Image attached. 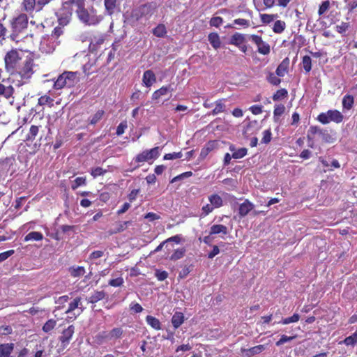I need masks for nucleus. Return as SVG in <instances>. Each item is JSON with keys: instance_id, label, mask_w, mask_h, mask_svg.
Here are the masks:
<instances>
[{"instance_id": "48", "label": "nucleus", "mask_w": 357, "mask_h": 357, "mask_svg": "<svg viewBox=\"0 0 357 357\" xmlns=\"http://www.w3.org/2000/svg\"><path fill=\"white\" fill-rule=\"evenodd\" d=\"M300 319V315L298 314H294L291 317L282 319L279 323L283 325H287L291 323H295L298 321Z\"/></svg>"}, {"instance_id": "37", "label": "nucleus", "mask_w": 357, "mask_h": 357, "mask_svg": "<svg viewBox=\"0 0 357 357\" xmlns=\"http://www.w3.org/2000/svg\"><path fill=\"white\" fill-rule=\"evenodd\" d=\"M339 344H344L347 346L354 347L357 344V331L351 335L347 337L344 340L340 341Z\"/></svg>"}, {"instance_id": "56", "label": "nucleus", "mask_w": 357, "mask_h": 357, "mask_svg": "<svg viewBox=\"0 0 357 357\" xmlns=\"http://www.w3.org/2000/svg\"><path fill=\"white\" fill-rule=\"evenodd\" d=\"M296 337V335H294V336H287L286 335H282L281 336V337L280 338V340H278L275 342V345L277 347H280V346L284 344V343H286L287 342H289V341H291L292 340L295 339Z\"/></svg>"}, {"instance_id": "52", "label": "nucleus", "mask_w": 357, "mask_h": 357, "mask_svg": "<svg viewBox=\"0 0 357 357\" xmlns=\"http://www.w3.org/2000/svg\"><path fill=\"white\" fill-rule=\"evenodd\" d=\"M276 17H278V15H271V14H261L260 18L263 24H269L272 22Z\"/></svg>"}, {"instance_id": "39", "label": "nucleus", "mask_w": 357, "mask_h": 357, "mask_svg": "<svg viewBox=\"0 0 357 357\" xmlns=\"http://www.w3.org/2000/svg\"><path fill=\"white\" fill-rule=\"evenodd\" d=\"M94 341L98 344H102L106 341H110L109 339L108 333L107 331H102L98 333L94 337Z\"/></svg>"}, {"instance_id": "7", "label": "nucleus", "mask_w": 357, "mask_h": 357, "mask_svg": "<svg viewBox=\"0 0 357 357\" xmlns=\"http://www.w3.org/2000/svg\"><path fill=\"white\" fill-rule=\"evenodd\" d=\"M160 155V148L155 146L151 149H146L137 154L134 160L137 163H144L151 160H155Z\"/></svg>"}, {"instance_id": "50", "label": "nucleus", "mask_w": 357, "mask_h": 357, "mask_svg": "<svg viewBox=\"0 0 357 357\" xmlns=\"http://www.w3.org/2000/svg\"><path fill=\"white\" fill-rule=\"evenodd\" d=\"M86 185V177H77L76 178L71 185V188L73 190H76L79 186Z\"/></svg>"}, {"instance_id": "63", "label": "nucleus", "mask_w": 357, "mask_h": 357, "mask_svg": "<svg viewBox=\"0 0 357 357\" xmlns=\"http://www.w3.org/2000/svg\"><path fill=\"white\" fill-rule=\"evenodd\" d=\"M214 207L211 205V204H207L204 206H202V215L204 217L208 215L209 213H211L213 210H214Z\"/></svg>"}, {"instance_id": "27", "label": "nucleus", "mask_w": 357, "mask_h": 357, "mask_svg": "<svg viewBox=\"0 0 357 357\" xmlns=\"http://www.w3.org/2000/svg\"><path fill=\"white\" fill-rule=\"evenodd\" d=\"M64 26H62L59 24V25L56 26L52 31L51 38L56 40L58 43H60V40H59V38L64 34Z\"/></svg>"}, {"instance_id": "13", "label": "nucleus", "mask_w": 357, "mask_h": 357, "mask_svg": "<svg viewBox=\"0 0 357 357\" xmlns=\"http://www.w3.org/2000/svg\"><path fill=\"white\" fill-rule=\"evenodd\" d=\"M218 143L216 140L208 141L202 149L199 160L200 161L204 160L212 151L218 147Z\"/></svg>"}, {"instance_id": "54", "label": "nucleus", "mask_w": 357, "mask_h": 357, "mask_svg": "<svg viewBox=\"0 0 357 357\" xmlns=\"http://www.w3.org/2000/svg\"><path fill=\"white\" fill-rule=\"evenodd\" d=\"M107 172V169H105L100 167H97L91 169V174L95 178L98 176H102Z\"/></svg>"}, {"instance_id": "24", "label": "nucleus", "mask_w": 357, "mask_h": 357, "mask_svg": "<svg viewBox=\"0 0 357 357\" xmlns=\"http://www.w3.org/2000/svg\"><path fill=\"white\" fill-rule=\"evenodd\" d=\"M184 315L181 312H176L172 317V324L175 329L180 327L184 322Z\"/></svg>"}, {"instance_id": "59", "label": "nucleus", "mask_w": 357, "mask_h": 357, "mask_svg": "<svg viewBox=\"0 0 357 357\" xmlns=\"http://www.w3.org/2000/svg\"><path fill=\"white\" fill-rule=\"evenodd\" d=\"M323 131L324 130L321 129L319 126H312L310 127L307 135H310L313 137L317 134L321 135Z\"/></svg>"}, {"instance_id": "62", "label": "nucleus", "mask_w": 357, "mask_h": 357, "mask_svg": "<svg viewBox=\"0 0 357 357\" xmlns=\"http://www.w3.org/2000/svg\"><path fill=\"white\" fill-rule=\"evenodd\" d=\"M223 22L221 17H213L211 19L209 23L211 26L219 27Z\"/></svg>"}, {"instance_id": "64", "label": "nucleus", "mask_w": 357, "mask_h": 357, "mask_svg": "<svg viewBox=\"0 0 357 357\" xmlns=\"http://www.w3.org/2000/svg\"><path fill=\"white\" fill-rule=\"evenodd\" d=\"M155 275L159 281H163L168 277V273L165 271L156 270Z\"/></svg>"}, {"instance_id": "53", "label": "nucleus", "mask_w": 357, "mask_h": 357, "mask_svg": "<svg viewBox=\"0 0 357 357\" xmlns=\"http://www.w3.org/2000/svg\"><path fill=\"white\" fill-rule=\"evenodd\" d=\"M262 135H263V137H262L261 141V142L262 144H268L271 141L272 133H271V129L265 130L262 132Z\"/></svg>"}, {"instance_id": "47", "label": "nucleus", "mask_w": 357, "mask_h": 357, "mask_svg": "<svg viewBox=\"0 0 357 357\" xmlns=\"http://www.w3.org/2000/svg\"><path fill=\"white\" fill-rule=\"evenodd\" d=\"M185 249L184 248L176 249L170 257V260L176 261L183 258L185 253Z\"/></svg>"}, {"instance_id": "14", "label": "nucleus", "mask_w": 357, "mask_h": 357, "mask_svg": "<svg viewBox=\"0 0 357 357\" xmlns=\"http://www.w3.org/2000/svg\"><path fill=\"white\" fill-rule=\"evenodd\" d=\"M266 349V346L264 344H259L251 347L250 349H241V353L243 357H252L256 354H259L264 351Z\"/></svg>"}, {"instance_id": "45", "label": "nucleus", "mask_w": 357, "mask_h": 357, "mask_svg": "<svg viewBox=\"0 0 357 357\" xmlns=\"http://www.w3.org/2000/svg\"><path fill=\"white\" fill-rule=\"evenodd\" d=\"M266 79L269 84L273 86H278L282 82L281 79L276 74L271 72L268 73Z\"/></svg>"}, {"instance_id": "32", "label": "nucleus", "mask_w": 357, "mask_h": 357, "mask_svg": "<svg viewBox=\"0 0 357 357\" xmlns=\"http://www.w3.org/2000/svg\"><path fill=\"white\" fill-rule=\"evenodd\" d=\"M146 321L147 324L152 327L155 330H160L161 329V323L158 319L153 317L151 315H148L146 317Z\"/></svg>"}, {"instance_id": "38", "label": "nucleus", "mask_w": 357, "mask_h": 357, "mask_svg": "<svg viewBox=\"0 0 357 357\" xmlns=\"http://www.w3.org/2000/svg\"><path fill=\"white\" fill-rule=\"evenodd\" d=\"M69 272L72 277L77 278L84 275L86 271L84 266H72L69 268Z\"/></svg>"}, {"instance_id": "10", "label": "nucleus", "mask_w": 357, "mask_h": 357, "mask_svg": "<svg viewBox=\"0 0 357 357\" xmlns=\"http://www.w3.org/2000/svg\"><path fill=\"white\" fill-rule=\"evenodd\" d=\"M154 12V8L151 3H145L133 10L132 16L137 20H139L143 18L150 17Z\"/></svg>"}, {"instance_id": "36", "label": "nucleus", "mask_w": 357, "mask_h": 357, "mask_svg": "<svg viewBox=\"0 0 357 357\" xmlns=\"http://www.w3.org/2000/svg\"><path fill=\"white\" fill-rule=\"evenodd\" d=\"M229 149L233 152L232 158L235 159H240L247 155L248 150L246 148H241L238 150H235L234 146H230Z\"/></svg>"}, {"instance_id": "12", "label": "nucleus", "mask_w": 357, "mask_h": 357, "mask_svg": "<svg viewBox=\"0 0 357 357\" xmlns=\"http://www.w3.org/2000/svg\"><path fill=\"white\" fill-rule=\"evenodd\" d=\"M75 333V326L73 325L69 326L67 328L64 329L59 340L61 344V346L65 348L66 347Z\"/></svg>"}, {"instance_id": "19", "label": "nucleus", "mask_w": 357, "mask_h": 357, "mask_svg": "<svg viewBox=\"0 0 357 357\" xmlns=\"http://www.w3.org/2000/svg\"><path fill=\"white\" fill-rule=\"evenodd\" d=\"M15 92V89L11 84L5 85L2 82H0V96L9 99L13 97Z\"/></svg>"}, {"instance_id": "15", "label": "nucleus", "mask_w": 357, "mask_h": 357, "mask_svg": "<svg viewBox=\"0 0 357 357\" xmlns=\"http://www.w3.org/2000/svg\"><path fill=\"white\" fill-rule=\"evenodd\" d=\"M105 15L112 16L118 8L117 0H104Z\"/></svg>"}, {"instance_id": "2", "label": "nucleus", "mask_w": 357, "mask_h": 357, "mask_svg": "<svg viewBox=\"0 0 357 357\" xmlns=\"http://www.w3.org/2000/svg\"><path fill=\"white\" fill-rule=\"evenodd\" d=\"M75 13L78 20L86 26H96L104 18L93 6L86 7L85 3L76 8Z\"/></svg>"}, {"instance_id": "57", "label": "nucleus", "mask_w": 357, "mask_h": 357, "mask_svg": "<svg viewBox=\"0 0 357 357\" xmlns=\"http://www.w3.org/2000/svg\"><path fill=\"white\" fill-rule=\"evenodd\" d=\"M192 176V172L191 171L185 172H184V173H182V174H181L178 175V176H176L174 177V178L171 180L170 183H175V182H176V181H178L183 180V179H184V178H189V177H190V176Z\"/></svg>"}, {"instance_id": "21", "label": "nucleus", "mask_w": 357, "mask_h": 357, "mask_svg": "<svg viewBox=\"0 0 357 357\" xmlns=\"http://www.w3.org/2000/svg\"><path fill=\"white\" fill-rule=\"evenodd\" d=\"M13 343L0 344V357H10L14 350Z\"/></svg>"}, {"instance_id": "25", "label": "nucleus", "mask_w": 357, "mask_h": 357, "mask_svg": "<svg viewBox=\"0 0 357 357\" xmlns=\"http://www.w3.org/2000/svg\"><path fill=\"white\" fill-rule=\"evenodd\" d=\"M131 224V222L130 221H124V222H116L115 225L116 227L114 229L109 230L108 231L109 235H113L117 233H120L123 231L129 225Z\"/></svg>"}, {"instance_id": "9", "label": "nucleus", "mask_w": 357, "mask_h": 357, "mask_svg": "<svg viewBox=\"0 0 357 357\" xmlns=\"http://www.w3.org/2000/svg\"><path fill=\"white\" fill-rule=\"evenodd\" d=\"M51 0H23L22 6L24 11L31 13L34 10L40 11Z\"/></svg>"}, {"instance_id": "5", "label": "nucleus", "mask_w": 357, "mask_h": 357, "mask_svg": "<svg viewBox=\"0 0 357 357\" xmlns=\"http://www.w3.org/2000/svg\"><path fill=\"white\" fill-rule=\"evenodd\" d=\"M79 82L77 72L64 71L54 83L53 88L56 90L63 88H72Z\"/></svg>"}, {"instance_id": "60", "label": "nucleus", "mask_w": 357, "mask_h": 357, "mask_svg": "<svg viewBox=\"0 0 357 357\" xmlns=\"http://www.w3.org/2000/svg\"><path fill=\"white\" fill-rule=\"evenodd\" d=\"M349 27V24L347 22H342L340 24L336 26L335 29L340 33H345Z\"/></svg>"}, {"instance_id": "8", "label": "nucleus", "mask_w": 357, "mask_h": 357, "mask_svg": "<svg viewBox=\"0 0 357 357\" xmlns=\"http://www.w3.org/2000/svg\"><path fill=\"white\" fill-rule=\"evenodd\" d=\"M73 15L71 6L68 3H63L61 8L56 13L58 22L60 25L66 26L69 24Z\"/></svg>"}, {"instance_id": "55", "label": "nucleus", "mask_w": 357, "mask_h": 357, "mask_svg": "<svg viewBox=\"0 0 357 357\" xmlns=\"http://www.w3.org/2000/svg\"><path fill=\"white\" fill-rule=\"evenodd\" d=\"M330 8V2L328 0L324 1L321 3V4L319 6V10H318V14L319 16L323 15L326 11L328 10Z\"/></svg>"}, {"instance_id": "46", "label": "nucleus", "mask_w": 357, "mask_h": 357, "mask_svg": "<svg viewBox=\"0 0 357 357\" xmlns=\"http://www.w3.org/2000/svg\"><path fill=\"white\" fill-rule=\"evenodd\" d=\"M303 68L305 73H310L312 70V59L310 56L305 55L302 59Z\"/></svg>"}, {"instance_id": "42", "label": "nucleus", "mask_w": 357, "mask_h": 357, "mask_svg": "<svg viewBox=\"0 0 357 357\" xmlns=\"http://www.w3.org/2000/svg\"><path fill=\"white\" fill-rule=\"evenodd\" d=\"M167 33V29L163 24H159L153 29V34L157 37H164Z\"/></svg>"}, {"instance_id": "11", "label": "nucleus", "mask_w": 357, "mask_h": 357, "mask_svg": "<svg viewBox=\"0 0 357 357\" xmlns=\"http://www.w3.org/2000/svg\"><path fill=\"white\" fill-rule=\"evenodd\" d=\"M249 39L257 47V52L262 55H268L271 52L270 45L264 41L261 36L251 34Z\"/></svg>"}, {"instance_id": "44", "label": "nucleus", "mask_w": 357, "mask_h": 357, "mask_svg": "<svg viewBox=\"0 0 357 357\" xmlns=\"http://www.w3.org/2000/svg\"><path fill=\"white\" fill-rule=\"evenodd\" d=\"M285 28V22L282 20H277L273 24V31L275 33H281L284 31Z\"/></svg>"}, {"instance_id": "43", "label": "nucleus", "mask_w": 357, "mask_h": 357, "mask_svg": "<svg viewBox=\"0 0 357 357\" xmlns=\"http://www.w3.org/2000/svg\"><path fill=\"white\" fill-rule=\"evenodd\" d=\"M38 104L40 106L49 105L52 107L54 105V99L49 96L44 95L38 98Z\"/></svg>"}, {"instance_id": "3", "label": "nucleus", "mask_w": 357, "mask_h": 357, "mask_svg": "<svg viewBox=\"0 0 357 357\" xmlns=\"http://www.w3.org/2000/svg\"><path fill=\"white\" fill-rule=\"evenodd\" d=\"M10 39L18 43L22 40V34L27 29L29 17L26 13H20L10 20Z\"/></svg>"}, {"instance_id": "58", "label": "nucleus", "mask_w": 357, "mask_h": 357, "mask_svg": "<svg viewBox=\"0 0 357 357\" xmlns=\"http://www.w3.org/2000/svg\"><path fill=\"white\" fill-rule=\"evenodd\" d=\"M285 112V107L282 104L276 105L274 107L273 110V115L274 117L275 116H282Z\"/></svg>"}, {"instance_id": "20", "label": "nucleus", "mask_w": 357, "mask_h": 357, "mask_svg": "<svg viewBox=\"0 0 357 357\" xmlns=\"http://www.w3.org/2000/svg\"><path fill=\"white\" fill-rule=\"evenodd\" d=\"M110 341H116L124 336V331L122 327H114L108 332Z\"/></svg>"}, {"instance_id": "1", "label": "nucleus", "mask_w": 357, "mask_h": 357, "mask_svg": "<svg viewBox=\"0 0 357 357\" xmlns=\"http://www.w3.org/2000/svg\"><path fill=\"white\" fill-rule=\"evenodd\" d=\"M34 60L32 56H26L23 63L10 73L12 83L17 87L27 84L35 72Z\"/></svg>"}, {"instance_id": "41", "label": "nucleus", "mask_w": 357, "mask_h": 357, "mask_svg": "<svg viewBox=\"0 0 357 357\" xmlns=\"http://www.w3.org/2000/svg\"><path fill=\"white\" fill-rule=\"evenodd\" d=\"M39 132V126L32 125L26 136V141H33Z\"/></svg>"}, {"instance_id": "26", "label": "nucleus", "mask_w": 357, "mask_h": 357, "mask_svg": "<svg viewBox=\"0 0 357 357\" xmlns=\"http://www.w3.org/2000/svg\"><path fill=\"white\" fill-rule=\"evenodd\" d=\"M106 296V293L104 291H96L90 297L87 298L88 303H96L100 301L103 300Z\"/></svg>"}, {"instance_id": "33", "label": "nucleus", "mask_w": 357, "mask_h": 357, "mask_svg": "<svg viewBox=\"0 0 357 357\" xmlns=\"http://www.w3.org/2000/svg\"><path fill=\"white\" fill-rule=\"evenodd\" d=\"M208 38L211 45L214 49L217 50L220 47L221 41L217 33H209Z\"/></svg>"}, {"instance_id": "18", "label": "nucleus", "mask_w": 357, "mask_h": 357, "mask_svg": "<svg viewBox=\"0 0 357 357\" xmlns=\"http://www.w3.org/2000/svg\"><path fill=\"white\" fill-rule=\"evenodd\" d=\"M289 59L286 57L284 59L282 62L278 65V68L275 70V74L278 77H284L285 74L288 73L289 67Z\"/></svg>"}, {"instance_id": "30", "label": "nucleus", "mask_w": 357, "mask_h": 357, "mask_svg": "<svg viewBox=\"0 0 357 357\" xmlns=\"http://www.w3.org/2000/svg\"><path fill=\"white\" fill-rule=\"evenodd\" d=\"M170 91H172L170 86H163L153 93L152 99L154 100H158L161 96L167 95Z\"/></svg>"}, {"instance_id": "61", "label": "nucleus", "mask_w": 357, "mask_h": 357, "mask_svg": "<svg viewBox=\"0 0 357 357\" xmlns=\"http://www.w3.org/2000/svg\"><path fill=\"white\" fill-rule=\"evenodd\" d=\"M124 281L123 278L119 277L115 279H112L109 281L108 284L114 287H121L123 284Z\"/></svg>"}, {"instance_id": "16", "label": "nucleus", "mask_w": 357, "mask_h": 357, "mask_svg": "<svg viewBox=\"0 0 357 357\" xmlns=\"http://www.w3.org/2000/svg\"><path fill=\"white\" fill-rule=\"evenodd\" d=\"M155 82V75L151 70H147L144 73L142 82L146 87H151Z\"/></svg>"}, {"instance_id": "34", "label": "nucleus", "mask_w": 357, "mask_h": 357, "mask_svg": "<svg viewBox=\"0 0 357 357\" xmlns=\"http://www.w3.org/2000/svg\"><path fill=\"white\" fill-rule=\"evenodd\" d=\"M43 239V234L39 231H31L24 236V241L26 242L30 241H42Z\"/></svg>"}, {"instance_id": "49", "label": "nucleus", "mask_w": 357, "mask_h": 357, "mask_svg": "<svg viewBox=\"0 0 357 357\" xmlns=\"http://www.w3.org/2000/svg\"><path fill=\"white\" fill-rule=\"evenodd\" d=\"M56 325V321L51 319L47 321L43 326V331L45 333H49L52 331Z\"/></svg>"}, {"instance_id": "17", "label": "nucleus", "mask_w": 357, "mask_h": 357, "mask_svg": "<svg viewBox=\"0 0 357 357\" xmlns=\"http://www.w3.org/2000/svg\"><path fill=\"white\" fill-rule=\"evenodd\" d=\"M255 206L248 199H245L242 204H240L238 208V214L240 217H245L247 215L253 208Z\"/></svg>"}, {"instance_id": "23", "label": "nucleus", "mask_w": 357, "mask_h": 357, "mask_svg": "<svg viewBox=\"0 0 357 357\" xmlns=\"http://www.w3.org/2000/svg\"><path fill=\"white\" fill-rule=\"evenodd\" d=\"M220 234L222 235H227L228 234V229L226 226L223 225H213L211 227L209 231L210 235Z\"/></svg>"}, {"instance_id": "51", "label": "nucleus", "mask_w": 357, "mask_h": 357, "mask_svg": "<svg viewBox=\"0 0 357 357\" xmlns=\"http://www.w3.org/2000/svg\"><path fill=\"white\" fill-rule=\"evenodd\" d=\"M225 105L222 102V100H219L216 101L215 107L213 109L212 114L213 115H216V114H220L221 112H223L225 111Z\"/></svg>"}, {"instance_id": "28", "label": "nucleus", "mask_w": 357, "mask_h": 357, "mask_svg": "<svg viewBox=\"0 0 357 357\" xmlns=\"http://www.w3.org/2000/svg\"><path fill=\"white\" fill-rule=\"evenodd\" d=\"M208 201L214 208H218L223 205V200L222 197L218 194H213L208 197Z\"/></svg>"}, {"instance_id": "29", "label": "nucleus", "mask_w": 357, "mask_h": 357, "mask_svg": "<svg viewBox=\"0 0 357 357\" xmlns=\"http://www.w3.org/2000/svg\"><path fill=\"white\" fill-rule=\"evenodd\" d=\"M105 112L102 109L98 110L93 116L88 119L89 125L94 126L98 123L103 117Z\"/></svg>"}, {"instance_id": "4", "label": "nucleus", "mask_w": 357, "mask_h": 357, "mask_svg": "<svg viewBox=\"0 0 357 357\" xmlns=\"http://www.w3.org/2000/svg\"><path fill=\"white\" fill-rule=\"evenodd\" d=\"M24 58L22 50L15 48L8 50L3 58L6 72L13 73L17 67L23 63Z\"/></svg>"}, {"instance_id": "31", "label": "nucleus", "mask_w": 357, "mask_h": 357, "mask_svg": "<svg viewBox=\"0 0 357 357\" xmlns=\"http://www.w3.org/2000/svg\"><path fill=\"white\" fill-rule=\"evenodd\" d=\"M81 303V298L80 297H76L72 302L69 303L68 307L66 311V314H71L73 313L75 309L79 308L80 310V307H83Z\"/></svg>"}, {"instance_id": "22", "label": "nucleus", "mask_w": 357, "mask_h": 357, "mask_svg": "<svg viewBox=\"0 0 357 357\" xmlns=\"http://www.w3.org/2000/svg\"><path fill=\"white\" fill-rule=\"evenodd\" d=\"M342 108L344 111H349L351 109L354 105V98L350 94H346L342 98Z\"/></svg>"}, {"instance_id": "40", "label": "nucleus", "mask_w": 357, "mask_h": 357, "mask_svg": "<svg viewBox=\"0 0 357 357\" xmlns=\"http://www.w3.org/2000/svg\"><path fill=\"white\" fill-rule=\"evenodd\" d=\"M288 96V91L286 89H280L276 91L273 95L272 98L274 101H279L286 98Z\"/></svg>"}, {"instance_id": "35", "label": "nucleus", "mask_w": 357, "mask_h": 357, "mask_svg": "<svg viewBox=\"0 0 357 357\" xmlns=\"http://www.w3.org/2000/svg\"><path fill=\"white\" fill-rule=\"evenodd\" d=\"M245 41V36L240 33H235L230 39V44L239 47Z\"/></svg>"}, {"instance_id": "6", "label": "nucleus", "mask_w": 357, "mask_h": 357, "mask_svg": "<svg viewBox=\"0 0 357 357\" xmlns=\"http://www.w3.org/2000/svg\"><path fill=\"white\" fill-rule=\"evenodd\" d=\"M343 119V114L337 109H329L326 112L320 113L317 116V120L322 124H328L331 121L340 123Z\"/></svg>"}]
</instances>
